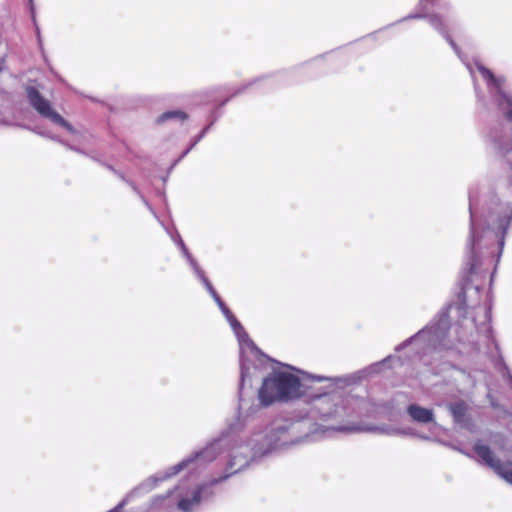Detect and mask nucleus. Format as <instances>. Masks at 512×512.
<instances>
[{"mask_svg": "<svg viewBox=\"0 0 512 512\" xmlns=\"http://www.w3.org/2000/svg\"><path fill=\"white\" fill-rule=\"evenodd\" d=\"M251 415L249 412H246L245 415L240 414L236 421L229 425L226 433L223 434V438H226L228 442L227 446L224 447L228 460L223 475L197 485H191L187 480H183L169 494L155 497L153 505L157 506L158 502L170 498L180 511L194 512L203 501L212 496V486L225 481L231 475L248 467L251 462L265 456V452L259 451L261 450V434L253 433L249 437L237 435Z\"/></svg>", "mask_w": 512, "mask_h": 512, "instance_id": "1", "label": "nucleus"}, {"mask_svg": "<svg viewBox=\"0 0 512 512\" xmlns=\"http://www.w3.org/2000/svg\"><path fill=\"white\" fill-rule=\"evenodd\" d=\"M484 317L485 322L480 327L476 326L474 320L467 318L461 323L450 325L448 313L442 311L423 329L397 346L396 351L400 352L407 347H411L424 364H429L427 357L431 356L434 358L443 351L456 349L458 352L462 353L463 350L457 347V343H473V340H470L469 337L466 336V331L464 332L462 330L475 328L477 333L490 335L491 327L488 323V311H484Z\"/></svg>", "mask_w": 512, "mask_h": 512, "instance_id": "2", "label": "nucleus"}, {"mask_svg": "<svg viewBox=\"0 0 512 512\" xmlns=\"http://www.w3.org/2000/svg\"><path fill=\"white\" fill-rule=\"evenodd\" d=\"M437 0H420L419 10L420 13L409 15L407 19L416 18H427L430 25L436 29L451 45L455 53L466 65L471 76L475 77V70H477L483 80L486 82L487 90L489 93V101L494 104L503 114L506 120L512 122V94L506 90V79L502 76H495L488 68L479 62H475L474 65L467 63L456 43L451 39L448 31L450 25V19L439 16L438 14L426 15L425 12L436 5Z\"/></svg>", "mask_w": 512, "mask_h": 512, "instance_id": "3", "label": "nucleus"}, {"mask_svg": "<svg viewBox=\"0 0 512 512\" xmlns=\"http://www.w3.org/2000/svg\"><path fill=\"white\" fill-rule=\"evenodd\" d=\"M294 368L287 366V369L275 370L264 378L259 389L260 404H253L247 412L256 413L261 406H269L272 403L288 402L299 399L308 394L311 389L309 382L332 381V378L309 375L300 372L301 375L292 372Z\"/></svg>", "mask_w": 512, "mask_h": 512, "instance_id": "4", "label": "nucleus"}, {"mask_svg": "<svg viewBox=\"0 0 512 512\" xmlns=\"http://www.w3.org/2000/svg\"><path fill=\"white\" fill-rule=\"evenodd\" d=\"M227 439L223 435L212 441L209 445L200 451L194 452L176 465L160 471L153 476L145 479L141 484L130 491L126 497L111 511L119 512L133 497L148 493L153 490L159 483L177 475L178 473L187 470L190 473L199 472L206 464L214 461L220 454H222L227 446Z\"/></svg>", "mask_w": 512, "mask_h": 512, "instance_id": "5", "label": "nucleus"}, {"mask_svg": "<svg viewBox=\"0 0 512 512\" xmlns=\"http://www.w3.org/2000/svg\"><path fill=\"white\" fill-rule=\"evenodd\" d=\"M221 310L222 314L230 324L235 336L237 337L240 348V392L246 383H250L251 379L266 369L270 359L263 354L249 338L241 323L232 314L229 308L219 297L214 300Z\"/></svg>", "mask_w": 512, "mask_h": 512, "instance_id": "6", "label": "nucleus"}, {"mask_svg": "<svg viewBox=\"0 0 512 512\" xmlns=\"http://www.w3.org/2000/svg\"><path fill=\"white\" fill-rule=\"evenodd\" d=\"M255 434L262 435L260 437L261 450L259 451L265 452L266 455L275 450L298 443L295 425L289 422L275 424L265 432H256Z\"/></svg>", "mask_w": 512, "mask_h": 512, "instance_id": "7", "label": "nucleus"}, {"mask_svg": "<svg viewBox=\"0 0 512 512\" xmlns=\"http://www.w3.org/2000/svg\"><path fill=\"white\" fill-rule=\"evenodd\" d=\"M27 97L30 105L44 118L50 120L52 123L65 128L70 133H75L74 128L68 123L59 113H57L51 106L49 100L44 98L39 91L29 86L26 89Z\"/></svg>", "mask_w": 512, "mask_h": 512, "instance_id": "8", "label": "nucleus"}, {"mask_svg": "<svg viewBox=\"0 0 512 512\" xmlns=\"http://www.w3.org/2000/svg\"><path fill=\"white\" fill-rule=\"evenodd\" d=\"M313 403L314 409L322 418L342 416L344 413L343 398L340 393L312 394L308 391L306 395Z\"/></svg>", "mask_w": 512, "mask_h": 512, "instance_id": "9", "label": "nucleus"}, {"mask_svg": "<svg viewBox=\"0 0 512 512\" xmlns=\"http://www.w3.org/2000/svg\"><path fill=\"white\" fill-rule=\"evenodd\" d=\"M474 450L482 463L493 469L497 475L512 485V462L502 463L494 457L488 446L481 443H476Z\"/></svg>", "mask_w": 512, "mask_h": 512, "instance_id": "10", "label": "nucleus"}, {"mask_svg": "<svg viewBox=\"0 0 512 512\" xmlns=\"http://www.w3.org/2000/svg\"><path fill=\"white\" fill-rule=\"evenodd\" d=\"M337 431H346V432H358V431H371L378 434L385 435H399V434H410V431H404L397 428H393L387 425L383 426H371V427H360V426H341L336 428Z\"/></svg>", "mask_w": 512, "mask_h": 512, "instance_id": "11", "label": "nucleus"}, {"mask_svg": "<svg viewBox=\"0 0 512 512\" xmlns=\"http://www.w3.org/2000/svg\"><path fill=\"white\" fill-rule=\"evenodd\" d=\"M407 411L409 416L418 423H428L434 420V414L431 409L423 408L417 404H411Z\"/></svg>", "mask_w": 512, "mask_h": 512, "instance_id": "12", "label": "nucleus"}, {"mask_svg": "<svg viewBox=\"0 0 512 512\" xmlns=\"http://www.w3.org/2000/svg\"><path fill=\"white\" fill-rule=\"evenodd\" d=\"M449 410L456 423L462 424L466 421L467 405L463 401L450 404Z\"/></svg>", "mask_w": 512, "mask_h": 512, "instance_id": "13", "label": "nucleus"}, {"mask_svg": "<svg viewBox=\"0 0 512 512\" xmlns=\"http://www.w3.org/2000/svg\"><path fill=\"white\" fill-rule=\"evenodd\" d=\"M171 238H172L173 242L180 248L183 256L185 257V259L189 263L191 269L193 267H196V265H198V263L194 259V257L191 255L189 250L187 249V247H186L185 243L183 242L180 234L179 233H175L174 235L171 236Z\"/></svg>", "mask_w": 512, "mask_h": 512, "instance_id": "14", "label": "nucleus"}, {"mask_svg": "<svg viewBox=\"0 0 512 512\" xmlns=\"http://www.w3.org/2000/svg\"><path fill=\"white\" fill-rule=\"evenodd\" d=\"M195 276L203 283V285L205 286V288L207 289V291L209 292V294L212 296V298L214 300H216L217 298H219L220 296L217 294V292L215 291V289L213 288L212 284L210 283V281L208 280V278L206 277L204 271L202 270V268L198 265H196V267H193L192 268Z\"/></svg>", "mask_w": 512, "mask_h": 512, "instance_id": "15", "label": "nucleus"}, {"mask_svg": "<svg viewBox=\"0 0 512 512\" xmlns=\"http://www.w3.org/2000/svg\"><path fill=\"white\" fill-rule=\"evenodd\" d=\"M187 119V114L180 110L167 111L159 116L158 122L162 123L168 120L184 121Z\"/></svg>", "mask_w": 512, "mask_h": 512, "instance_id": "16", "label": "nucleus"}, {"mask_svg": "<svg viewBox=\"0 0 512 512\" xmlns=\"http://www.w3.org/2000/svg\"><path fill=\"white\" fill-rule=\"evenodd\" d=\"M394 359V357L392 356H388L387 358H385L384 360H382L381 362H378V363H375L373 365H371L369 367V370L371 372H375V373H378L381 371V369L387 364L389 363L390 361H392Z\"/></svg>", "mask_w": 512, "mask_h": 512, "instance_id": "17", "label": "nucleus"}, {"mask_svg": "<svg viewBox=\"0 0 512 512\" xmlns=\"http://www.w3.org/2000/svg\"><path fill=\"white\" fill-rule=\"evenodd\" d=\"M209 127H206L196 138L195 140L193 141V143L191 144V146L184 152L183 156L186 155L190 149H192L203 137L204 135L206 134V132L208 131Z\"/></svg>", "mask_w": 512, "mask_h": 512, "instance_id": "18", "label": "nucleus"}, {"mask_svg": "<svg viewBox=\"0 0 512 512\" xmlns=\"http://www.w3.org/2000/svg\"><path fill=\"white\" fill-rule=\"evenodd\" d=\"M475 86V92H476V96H477V99L479 102H481L483 104V106L485 107H489V102L485 99V97L478 91V88H477V85L476 83L474 84Z\"/></svg>", "mask_w": 512, "mask_h": 512, "instance_id": "19", "label": "nucleus"}, {"mask_svg": "<svg viewBox=\"0 0 512 512\" xmlns=\"http://www.w3.org/2000/svg\"><path fill=\"white\" fill-rule=\"evenodd\" d=\"M258 81H259V79H255V80H253V81H251V82L246 83V84H245L241 89H237V90L233 93V95H237V94H239V93H240V92H242L245 88H248V87L252 86L253 84H255V83H256V82H258Z\"/></svg>", "mask_w": 512, "mask_h": 512, "instance_id": "20", "label": "nucleus"}, {"mask_svg": "<svg viewBox=\"0 0 512 512\" xmlns=\"http://www.w3.org/2000/svg\"><path fill=\"white\" fill-rule=\"evenodd\" d=\"M28 2H29V5H30V10H31L32 16L34 17V4H33V0H28Z\"/></svg>", "mask_w": 512, "mask_h": 512, "instance_id": "21", "label": "nucleus"}, {"mask_svg": "<svg viewBox=\"0 0 512 512\" xmlns=\"http://www.w3.org/2000/svg\"><path fill=\"white\" fill-rule=\"evenodd\" d=\"M243 405H244L243 400H242V399H240V403H239V409H240V410H242V409H243Z\"/></svg>", "mask_w": 512, "mask_h": 512, "instance_id": "22", "label": "nucleus"}, {"mask_svg": "<svg viewBox=\"0 0 512 512\" xmlns=\"http://www.w3.org/2000/svg\"><path fill=\"white\" fill-rule=\"evenodd\" d=\"M145 205H147V208H148V209H151V206H150V205H148V202H145Z\"/></svg>", "mask_w": 512, "mask_h": 512, "instance_id": "23", "label": "nucleus"}, {"mask_svg": "<svg viewBox=\"0 0 512 512\" xmlns=\"http://www.w3.org/2000/svg\"><path fill=\"white\" fill-rule=\"evenodd\" d=\"M145 205H147V208H148V209H151V206H150V205H148V202H145Z\"/></svg>", "mask_w": 512, "mask_h": 512, "instance_id": "24", "label": "nucleus"}, {"mask_svg": "<svg viewBox=\"0 0 512 512\" xmlns=\"http://www.w3.org/2000/svg\"><path fill=\"white\" fill-rule=\"evenodd\" d=\"M145 205H147V208H148V209H151V206H150V205H148V202H145Z\"/></svg>", "mask_w": 512, "mask_h": 512, "instance_id": "25", "label": "nucleus"}]
</instances>
